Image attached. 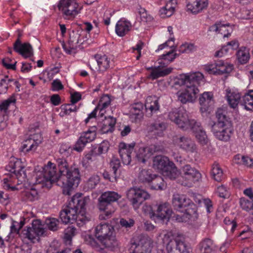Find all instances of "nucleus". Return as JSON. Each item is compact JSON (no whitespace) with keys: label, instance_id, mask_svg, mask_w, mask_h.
Listing matches in <instances>:
<instances>
[{"label":"nucleus","instance_id":"nucleus-9","mask_svg":"<svg viewBox=\"0 0 253 253\" xmlns=\"http://www.w3.org/2000/svg\"><path fill=\"white\" fill-rule=\"evenodd\" d=\"M126 196L135 211L144 201L150 198V195L147 191L137 187L129 188L126 192Z\"/></svg>","mask_w":253,"mask_h":253},{"label":"nucleus","instance_id":"nucleus-56","mask_svg":"<svg viewBox=\"0 0 253 253\" xmlns=\"http://www.w3.org/2000/svg\"><path fill=\"white\" fill-rule=\"evenodd\" d=\"M188 74H183L179 75L174 79V84L178 85H186L189 84Z\"/></svg>","mask_w":253,"mask_h":253},{"label":"nucleus","instance_id":"nucleus-18","mask_svg":"<svg viewBox=\"0 0 253 253\" xmlns=\"http://www.w3.org/2000/svg\"><path fill=\"white\" fill-rule=\"evenodd\" d=\"M96 137V127L93 126L91 130L83 132L76 142L73 149L77 152H82L87 143L93 141Z\"/></svg>","mask_w":253,"mask_h":253},{"label":"nucleus","instance_id":"nucleus-55","mask_svg":"<svg viewBox=\"0 0 253 253\" xmlns=\"http://www.w3.org/2000/svg\"><path fill=\"white\" fill-rule=\"evenodd\" d=\"M240 206L243 210L249 211L253 215V203L245 198L240 199Z\"/></svg>","mask_w":253,"mask_h":253},{"label":"nucleus","instance_id":"nucleus-29","mask_svg":"<svg viewBox=\"0 0 253 253\" xmlns=\"http://www.w3.org/2000/svg\"><path fill=\"white\" fill-rule=\"evenodd\" d=\"M201 111L202 113L208 111L210 106L213 104V94L211 92H204L199 98Z\"/></svg>","mask_w":253,"mask_h":253},{"label":"nucleus","instance_id":"nucleus-51","mask_svg":"<svg viewBox=\"0 0 253 253\" xmlns=\"http://www.w3.org/2000/svg\"><path fill=\"white\" fill-rule=\"evenodd\" d=\"M77 111V107L74 104H66L61 107V112L59 115L64 117L70 115L72 112H75Z\"/></svg>","mask_w":253,"mask_h":253},{"label":"nucleus","instance_id":"nucleus-16","mask_svg":"<svg viewBox=\"0 0 253 253\" xmlns=\"http://www.w3.org/2000/svg\"><path fill=\"white\" fill-rule=\"evenodd\" d=\"M112 100L110 95L108 94L102 95L100 97L97 106L88 114L87 118L84 120L85 124H87L90 119L95 118L97 111H99V115L100 117H102L106 113L107 109L110 107Z\"/></svg>","mask_w":253,"mask_h":253},{"label":"nucleus","instance_id":"nucleus-50","mask_svg":"<svg viewBox=\"0 0 253 253\" xmlns=\"http://www.w3.org/2000/svg\"><path fill=\"white\" fill-rule=\"evenodd\" d=\"M77 234V229L71 226L68 227L64 231V239L66 244H71L72 238Z\"/></svg>","mask_w":253,"mask_h":253},{"label":"nucleus","instance_id":"nucleus-53","mask_svg":"<svg viewBox=\"0 0 253 253\" xmlns=\"http://www.w3.org/2000/svg\"><path fill=\"white\" fill-rule=\"evenodd\" d=\"M16 101V97L14 94L12 95L6 100L3 101L0 104V110L5 113L8 110L11 104H15Z\"/></svg>","mask_w":253,"mask_h":253},{"label":"nucleus","instance_id":"nucleus-41","mask_svg":"<svg viewBox=\"0 0 253 253\" xmlns=\"http://www.w3.org/2000/svg\"><path fill=\"white\" fill-rule=\"evenodd\" d=\"M188 74L189 77V85H195V86L197 87V85L199 84L201 82H203L204 75L201 72H197Z\"/></svg>","mask_w":253,"mask_h":253},{"label":"nucleus","instance_id":"nucleus-12","mask_svg":"<svg viewBox=\"0 0 253 253\" xmlns=\"http://www.w3.org/2000/svg\"><path fill=\"white\" fill-rule=\"evenodd\" d=\"M132 247H134L137 253H151L153 241L148 236L139 235L134 237L131 241Z\"/></svg>","mask_w":253,"mask_h":253},{"label":"nucleus","instance_id":"nucleus-3","mask_svg":"<svg viewBox=\"0 0 253 253\" xmlns=\"http://www.w3.org/2000/svg\"><path fill=\"white\" fill-rule=\"evenodd\" d=\"M89 199L82 198L79 194L73 196L68 205L60 213V218L65 224L76 221L81 226L89 220L84 208Z\"/></svg>","mask_w":253,"mask_h":253},{"label":"nucleus","instance_id":"nucleus-30","mask_svg":"<svg viewBox=\"0 0 253 253\" xmlns=\"http://www.w3.org/2000/svg\"><path fill=\"white\" fill-rule=\"evenodd\" d=\"M170 163L172 162L170 161L168 157L160 155L157 156L153 159V167L162 173L170 165Z\"/></svg>","mask_w":253,"mask_h":253},{"label":"nucleus","instance_id":"nucleus-17","mask_svg":"<svg viewBox=\"0 0 253 253\" xmlns=\"http://www.w3.org/2000/svg\"><path fill=\"white\" fill-rule=\"evenodd\" d=\"M199 90L195 85H186L184 89L178 91L177 92L178 100L183 104L187 102H192L197 98V94Z\"/></svg>","mask_w":253,"mask_h":253},{"label":"nucleus","instance_id":"nucleus-35","mask_svg":"<svg viewBox=\"0 0 253 253\" xmlns=\"http://www.w3.org/2000/svg\"><path fill=\"white\" fill-rule=\"evenodd\" d=\"M95 58L98 66V71L103 72L110 67V58L106 55L97 54Z\"/></svg>","mask_w":253,"mask_h":253},{"label":"nucleus","instance_id":"nucleus-63","mask_svg":"<svg viewBox=\"0 0 253 253\" xmlns=\"http://www.w3.org/2000/svg\"><path fill=\"white\" fill-rule=\"evenodd\" d=\"M204 69L209 74H217L216 61L214 63L205 65Z\"/></svg>","mask_w":253,"mask_h":253},{"label":"nucleus","instance_id":"nucleus-10","mask_svg":"<svg viewBox=\"0 0 253 253\" xmlns=\"http://www.w3.org/2000/svg\"><path fill=\"white\" fill-rule=\"evenodd\" d=\"M45 232L44 225L40 220L38 219L33 220L32 227H28L22 231L24 238L33 243L39 241L40 237L44 236Z\"/></svg>","mask_w":253,"mask_h":253},{"label":"nucleus","instance_id":"nucleus-27","mask_svg":"<svg viewBox=\"0 0 253 253\" xmlns=\"http://www.w3.org/2000/svg\"><path fill=\"white\" fill-rule=\"evenodd\" d=\"M209 31L214 33L215 34H220L223 37H228L232 32V28L229 24H223L219 22L210 26Z\"/></svg>","mask_w":253,"mask_h":253},{"label":"nucleus","instance_id":"nucleus-44","mask_svg":"<svg viewBox=\"0 0 253 253\" xmlns=\"http://www.w3.org/2000/svg\"><path fill=\"white\" fill-rule=\"evenodd\" d=\"M154 175L152 173L151 170L144 169L139 172L138 178L139 181L142 183H150Z\"/></svg>","mask_w":253,"mask_h":253},{"label":"nucleus","instance_id":"nucleus-38","mask_svg":"<svg viewBox=\"0 0 253 253\" xmlns=\"http://www.w3.org/2000/svg\"><path fill=\"white\" fill-rule=\"evenodd\" d=\"M239 62L242 64H246L250 58L249 49L245 47H241L236 53Z\"/></svg>","mask_w":253,"mask_h":253},{"label":"nucleus","instance_id":"nucleus-62","mask_svg":"<svg viewBox=\"0 0 253 253\" xmlns=\"http://www.w3.org/2000/svg\"><path fill=\"white\" fill-rule=\"evenodd\" d=\"M139 14L140 19L142 22H148L153 20V17L148 14L147 12L144 8H140L139 9Z\"/></svg>","mask_w":253,"mask_h":253},{"label":"nucleus","instance_id":"nucleus-47","mask_svg":"<svg viewBox=\"0 0 253 253\" xmlns=\"http://www.w3.org/2000/svg\"><path fill=\"white\" fill-rule=\"evenodd\" d=\"M80 35L78 33L73 32L70 35L68 44L71 49H76L78 47V44L80 43Z\"/></svg>","mask_w":253,"mask_h":253},{"label":"nucleus","instance_id":"nucleus-22","mask_svg":"<svg viewBox=\"0 0 253 253\" xmlns=\"http://www.w3.org/2000/svg\"><path fill=\"white\" fill-rule=\"evenodd\" d=\"M209 5L208 0H186L188 11L197 14L206 9Z\"/></svg>","mask_w":253,"mask_h":253},{"label":"nucleus","instance_id":"nucleus-14","mask_svg":"<svg viewBox=\"0 0 253 253\" xmlns=\"http://www.w3.org/2000/svg\"><path fill=\"white\" fill-rule=\"evenodd\" d=\"M172 213V210L168 203L164 202L157 205L154 214H152L151 219L155 222L169 221Z\"/></svg>","mask_w":253,"mask_h":253},{"label":"nucleus","instance_id":"nucleus-25","mask_svg":"<svg viewBox=\"0 0 253 253\" xmlns=\"http://www.w3.org/2000/svg\"><path fill=\"white\" fill-rule=\"evenodd\" d=\"M13 48L16 52L25 58L30 57L33 55L32 46L28 43H21L19 38L14 43Z\"/></svg>","mask_w":253,"mask_h":253},{"label":"nucleus","instance_id":"nucleus-33","mask_svg":"<svg viewBox=\"0 0 253 253\" xmlns=\"http://www.w3.org/2000/svg\"><path fill=\"white\" fill-rule=\"evenodd\" d=\"M239 46V43L237 40H234L227 43V44L223 46L220 50L215 53V56L222 57L229 52L230 50H236Z\"/></svg>","mask_w":253,"mask_h":253},{"label":"nucleus","instance_id":"nucleus-15","mask_svg":"<svg viewBox=\"0 0 253 253\" xmlns=\"http://www.w3.org/2000/svg\"><path fill=\"white\" fill-rule=\"evenodd\" d=\"M6 169L15 175L18 181L22 183L25 181L26 174L24 170V166L21 160L15 158H11Z\"/></svg>","mask_w":253,"mask_h":253},{"label":"nucleus","instance_id":"nucleus-39","mask_svg":"<svg viewBox=\"0 0 253 253\" xmlns=\"http://www.w3.org/2000/svg\"><path fill=\"white\" fill-rule=\"evenodd\" d=\"M217 74L229 73L233 70V65L222 60L216 61Z\"/></svg>","mask_w":253,"mask_h":253},{"label":"nucleus","instance_id":"nucleus-23","mask_svg":"<svg viewBox=\"0 0 253 253\" xmlns=\"http://www.w3.org/2000/svg\"><path fill=\"white\" fill-rule=\"evenodd\" d=\"M147 70L149 71V74L147 76L148 78L154 80L169 74L172 72L173 68L160 65L149 67Z\"/></svg>","mask_w":253,"mask_h":253},{"label":"nucleus","instance_id":"nucleus-1","mask_svg":"<svg viewBox=\"0 0 253 253\" xmlns=\"http://www.w3.org/2000/svg\"><path fill=\"white\" fill-rule=\"evenodd\" d=\"M60 174L56 172L54 165L49 162L42 171L36 173V183L51 184L57 182V184L62 188L63 193L70 195L73 186L77 187L80 181V172L78 168L72 166L70 168L67 161L62 158L56 160Z\"/></svg>","mask_w":253,"mask_h":253},{"label":"nucleus","instance_id":"nucleus-32","mask_svg":"<svg viewBox=\"0 0 253 253\" xmlns=\"http://www.w3.org/2000/svg\"><path fill=\"white\" fill-rule=\"evenodd\" d=\"M176 3V0H169L165 6L160 10V16L162 18L171 16L174 13Z\"/></svg>","mask_w":253,"mask_h":253},{"label":"nucleus","instance_id":"nucleus-11","mask_svg":"<svg viewBox=\"0 0 253 253\" xmlns=\"http://www.w3.org/2000/svg\"><path fill=\"white\" fill-rule=\"evenodd\" d=\"M59 10L69 18H74L80 13L82 6L76 0H60L58 5Z\"/></svg>","mask_w":253,"mask_h":253},{"label":"nucleus","instance_id":"nucleus-6","mask_svg":"<svg viewBox=\"0 0 253 253\" xmlns=\"http://www.w3.org/2000/svg\"><path fill=\"white\" fill-rule=\"evenodd\" d=\"M114 228L108 223H100L94 230V235L97 240L105 248L111 249L118 246V243L114 235Z\"/></svg>","mask_w":253,"mask_h":253},{"label":"nucleus","instance_id":"nucleus-34","mask_svg":"<svg viewBox=\"0 0 253 253\" xmlns=\"http://www.w3.org/2000/svg\"><path fill=\"white\" fill-rule=\"evenodd\" d=\"M158 98L156 96H150L147 97L145 102V108L147 112L150 111V115L155 113L159 109Z\"/></svg>","mask_w":253,"mask_h":253},{"label":"nucleus","instance_id":"nucleus-2","mask_svg":"<svg viewBox=\"0 0 253 253\" xmlns=\"http://www.w3.org/2000/svg\"><path fill=\"white\" fill-rule=\"evenodd\" d=\"M168 118L179 128L183 130H192L198 142L201 145H207L209 144V139L206 132L201 127V124L195 120L190 119L186 110L180 109H172L169 112Z\"/></svg>","mask_w":253,"mask_h":253},{"label":"nucleus","instance_id":"nucleus-19","mask_svg":"<svg viewBox=\"0 0 253 253\" xmlns=\"http://www.w3.org/2000/svg\"><path fill=\"white\" fill-rule=\"evenodd\" d=\"M166 249L168 253H188L186 244L179 237L170 239Z\"/></svg>","mask_w":253,"mask_h":253},{"label":"nucleus","instance_id":"nucleus-31","mask_svg":"<svg viewBox=\"0 0 253 253\" xmlns=\"http://www.w3.org/2000/svg\"><path fill=\"white\" fill-rule=\"evenodd\" d=\"M143 105L142 103L138 102L132 104L130 109V118L132 122H137L142 117V111Z\"/></svg>","mask_w":253,"mask_h":253},{"label":"nucleus","instance_id":"nucleus-7","mask_svg":"<svg viewBox=\"0 0 253 253\" xmlns=\"http://www.w3.org/2000/svg\"><path fill=\"white\" fill-rule=\"evenodd\" d=\"M218 122L211 127L214 136L218 140L227 141L233 132L232 125L229 119L223 114L217 115Z\"/></svg>","mask_w":253,"mask_h":253},{"label":"nucleus","instance_id":"nucleus-4","mask_svg":"<svg viewBox=\"0 0 253 253\" xmlns=\"http://www.w3.org/2000/svg\"><path fill=\"white\" fill-rule=\"evenodd\" d=\"M174 208L179 211H185L182 215H177L176 220L178 222H188L193 224L198 218L196 205L186 195L174 194L172 198Z\"/></svg>","mask_w":253,"mask_h":253},{"label":"nucleus","instance_id":"nucleus-5","mask_svg":"<svg viewBox=\"0 0 253 253\" xmlns=\"http://www.w3.org/2000/svg\"><path fill=\"white\" fill-rule=\"evenodd\" d=\"M121 196L117 192L108 191L103 193L98 198V208L101 212L99 216L100 220L110 218L115 211L112 203L116 202Z\"/></svg>","mask_w":253,"mask_h":253},{"label":"nucleus","instance_id":"nucleus-42","mask_svg":"<svg viewBox=\"0 0 253 253\" xmlns=\"http://www.w3.org/2000/svg\"><path fill=\"white\" fill-rule=\"evenodd\" d=\"M199 246L201 253H211L214 247L213 241L209 238L204 239Z\"/></svg>","mask_w":253,"mask_h":253},{"label":"nucleus","instance_id":"nucleus-57","mask_svg":"<svg viewBox=\"0 0 253 253\" xmlns=\"http://www.w3.org/2000/svg\"><path fill=\"white\" fill-rule=\"evenodd\" d=\"M196 46L193 43L185 42L181 44L178 49V51L181 53H189L195 50Z\"/></svg>","mask_w":253,"mask_h":253},{"label":"nucleus","instance_id":"nucleus-28","mask_svg":"<svg viewBox=\"0 0 253 253\" xmlns=\"http://www.w3.org/2000/svg\"><path fill=\"white\" fill-rule=\"evenodd\" d=\"M131 23L125 18L120 19L116 23L115 32L119 37H124L131 30Z\"/></svg>","mask_w":253,"mask_h":253},{"label":"nucleus","instance_id":"nucleus-36","mask_svg":"<svg viewBox=\"0 0 253 253\" xmlns=\"http://www.w3.org/2000/svg\"><path fill=\"white\" fill-rule=\"evenodd\" d=\"M162 174L164 176L173 180L176 179L180 175H181V171L177 169L174 164L172 162L167 169L164 171Z\"/></svg>","mask_w":253,"mask_h":253},{"label":"nucleus","instance_id":"nucleus-61","mask_svg":"<svg viewBox=\"0 0 253 253\" xmlns=\"http://www.w3.org/2000/svg\"><path fill=\"white\" fill-rule=\"evenodd\" d=\"M72 151V148L69 143L61 144L59 150L60 154L65 156H69Z\"/></svg>","mask_w":253,"mask_h":253},{"label":"nucleus","instance_id":"nucleus-64","mask_svg":"<svg viewBox=\"0 0 253 253\" xmlns=\"http://www.w3.org/2000/svg\"><path fill=\"white\" fill-rule=\"evenodd\" d=\"M64 86L59 79H56L51 84V89L54 91H58L63 89Z\"/></svg>","mask_w":253,"mask_h":253},{"label":"nucleus","instance_id":"nucleus-43","mask_svg":"<svg viewBox=\"0 0 253 253\" xmlns=\"http://www.w3.org/2000/svg\"><path fill=\"white\" fill-rule=\"evenodd\" d=\"M166 128V125L164 123L155 122L150 126V130L157 136H161Z\"/></svg>","mask_w":253,"mask_h":253},{"label":"nucleus","instance_id":"nucleus-8","mask_svg":"<svg viewBox=\"0 0 253 253\" xmlns=\"http://www.w3.org/2000/svg\"><path fill=\"white\" fill-rule=\"evenodd\" d=\"M201 178V174L197 169L189 165H186L181 169L179 182L182 185L190 187Z\"/></svg>","mask_w":253,"mask_h":253},{"label":"nucleus","instance_id":"nucleus-59","mask_svg":"<svg viewBox=\"0 0 253 253\" xmlns=\"http://www.w3.org/2000/svg\"><path fill=\"white\" fill-rule=\"evenodd\" d=\"M121 166L120 160L117 158H113L110 162V167L113 170L115 178L118 175V171Z\"/></svg>","mask_w":253,"mask_h":253},{"label":"nucleus","instance_id":"nucleus-20","mask_svg":"<svg viewBox=\"0 0 253 253\" xmlns=\"http://www.w3.org/2000/svg\"><path fill=\"white\" fill-rule=\"evenodd\" d=\"M135 145L134 142L126 144L121 142L119 145V153L124 165H129L131 161V154L133 152Z\"/></svg>","mask_w":253,"mask_h":253},{"label":"nucleus","instance_id":"nucleus-45","mask_svg":"<svg viewBox=\"0 0 253 253\" xmlns=\"http://www.w3.org/2000/svg\"><path fill=\"white\" fill-rule=\"evenodd\" d=\"M224 228L228 234H232L235 230L237 224L233 219H230L229 217H226L223 221Z\"/></svg>","mask_w":253,"mask_h":253},{"label":"nucleus","instance_id":"nucleus-52","mask_svg":"<svg viewBox=\"0 0 253 253\" xmlns=\"http://www.w3.org/2000/svg\"><path fill=\"white\" fill-rule=\"evenodd\" d=\"M110 147L109 142L108 141L104 140L100 143L97 147L94 149L95 154L100 155L107 153Z\"/></svg>","mask_w":253,"mask_h":253},{"label":"nucleus","instance_id":"nucleus-49","mask_svg":"<svg viewBox=\"0 0 253 253\" xmlns=\"http://www.w3.org/2000/svg\"><path fill=\"white\" fill-rule=\"evenodd\" d=\"M13 79L9 78L7 76L0 81V94H4L7 92L8 88L11 86Z\"/></svg>","mask_w":253,"mask_h":253},{"label":"nucleus","instance_id":"nucleus-26","mask_svg":"<svg viewBox=\"0 0 253 253\" xmlns=\"http://www.w3.org/2000/svg\"><path fill=\"white\" fill-rule=\"evenodd\" d=\"M225 97L230 106L236 108L241 99V94L237 89L228 88L225 90Z\"/></svg>","mask_w":253,"mask_h":253},{"label":"nucleus","instance_id":"nucleus-46","mask_svg":"<svg viewBox=\"0 0 253 253\" xmlns=\"http://www.w3.org/2000/svg\"><path fill=\"white\" fill-rule=\"evenodd\" d=\"M211 174L212 178L217 181H220L223 179V171L218 164H214L213 165Z\"/></svg>","mask_w":253,"mask_h":253},{"label":"nucleus","instance_id":"nucleus-24","mask_svg":"<svg viewBox=\"0 0 253 253\" xmlns=\"http://www.w3.org/2000/svg\"><path fill=\"white\" fill-rule=\"evenodd\" d=\"M158 151V147L154 145L141 147L137 151L136 156L139 162L145 163L155 152Z\"/></svg>","mask_w":253,"mask_h":253},{"label":"nucleus","instance_id":"nucleus-21","mask_svg":"<svg viewBox=\"0 0 253 253\" xmlns=\"http://www.w3.org/2000/svg\"><path fill=\"white\" fill-rule=\"evenodd\" d=\"M42 142V137L39 133L31 134L25 139L22 144L23 150L26 152L35 151Z\"/></svg>","mask_w":253,"mask_h":253},{"label":"nucleus","instance_id":"nucleus-54","mask_svg":"<svg viewBox=\"0 0 253 253\" xmlns=\"http://www.w3.org/2000/svg\"><path fill=\"white\" fill-rule=\"evenodd\" d=\"M100 181V178L97 175H93L91 176L85 185V188L87 190H91L95 188Z\"/></svg>","mask_w":253,"mask_h":253},{"label":"nucleus","instance_id":"nucleus-40","mask_svg":"<svg viewBox=\"0 0 253 253\" xmlns=\"http://www.w3.org/2000/svg\"><path fill=\"white\" fill-rule=\"evenodd\" d=\"M152 177L151 183V188L155 190H163L166 187V184L163 178L160 176L154 174Z\"/></svg>","mask_w":253,"mask_h":253},{"label":"nucleus","instance_id":"nucleus-48","mask_svg":"<svg viewBox=\"0 0 253 253\" xmlns=\"http://www.w3.org/2000/svg\"><path fill=\"white\" fill-rule=\"evenodd\" d=\"M23 225L24 223L22 221L19 222L15 221H12L10 226V232L7 236L8 240L10 239V238H13L14 234H19V230L22 228Z\"/></svg>","mask_w":253,"mask_h":253},{"label":"nucleus","instance_id":"nucleus-13","mask_svg":"<svg viewBox=\"0 0 253 253\" xmlns=\"http://www.w3.org/2000/svg\"><path fill=\"white\" fill-rule=\"evenodd\" d=\"M172 144L175 147L188 153H197L198 152V147L194 141L187 136H176L173 137Z\"/></svg>","mask_w":253,"mask_h":253},{"label":"nucleus","instance_id":"nucleus-60","mask_svg":"<svg viewBox=\"0 0 253 253\" xmlns=\"http://www.w3.org/2000/svg\"><path fill=\"white\" fill-rule=\"evenodd\" d=\"M59 221L55 218H50L46 220V224L49 230L56 231L58 229Z\"/></svg>","mask_w":253,"mask_h":253},{"label":"nucleus","instance_id":"nucleus-37","mask_svg":"<svg viewBox=\"0 0 253 253\" xmlns=\"http://www.w3.org/2000/svg\"><path fill=\"white\" fill-rule=\"evenodd\" d=\"M240 103L245 109L253 111V90H250L243 96Z\"/></svg>","mask_w":253,"mask_h":253},{"label":"nucleus","instance_id":"nucleus-58","mask_svg":"<svg viewBox=\"0 0 253 253\" xmlns=\"http://www.w3.org/2000/svg\"><path fill=\"white\" fill-rule=\"evenodd\" d=\"M120 225L122 227L129 229L134 226L135 221L133 219L130 218H121L119 221Z\"/></svg>","mask_w":253,"mask_h":253}]
</instances>
